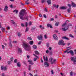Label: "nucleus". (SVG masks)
Wrapping results in <instances>:
<instances>
[{
    "mask_svg": "<svg viewBox=\"0 0 76 76\" xmlns=\"http://www.w3.org/2000/svg\"><path fill=\"white\" fill-rule=\"evenodd\" d=\"M25 10H22L20 12L19 14V16L21 20H24V18L23 17L24 16V15H25Z\"/></svg>",
    "mask_w": 76,
    "mask_h": 76,
    "instance_id": "f257e3e1",
    "label": "nucleus"
},
{
    "mask_svg": "<svg viewBox=\"0 0 76 76\" xmlns=\"http://www.w3.org/2000/svg\"><path fill=\"white\" fill-rule=\"evenodd\" d=\"M23 48L25 47L24 49L26 50V51H29L30 50L31 48V47L29 45H28L27 43L26 42H23Z\"/></svg>",
    "mask_w": 76,
    "mask_h": 76,
    "instance_id": "f03ea898",
    "label": "nucleus"
},
{
    "mask_svg": "<svg viewBox=\"0 0 76 76\" xmlns=\"http://www.w3.org/2000/svg\"><path fill=\"white\" fill-rule=\"evenodd\" d=\"M53 58H50L49 59V62H51V64H53L56 61V59H53Z\"/></svg>",
    "mask_w": 76,
    "mask_h": 76,
    "instance_id": "7ed1b4c3",
    "label": "nucleus"
},
{
    "mask_svg": "<svg viewBox=\"0 0 76 76\" xmlns=\"http://www.w3.org/2000/svg\"><path fill=\"white\" fill-rule=\"evenodd\" d=\"M58 44L61 45H65L66 44L64 43V41L62 40H60L58 42Z\"/></svg>",
    "mask_w": 76,
    "mask_h": 76,
    "instance_id": "20e7f679",
    "label": "nucleus"
},
{
    "mask_svg": "<svg viewBox=\"0 0 76 76\" xmlns=\"http://www.w3.org/2000/svg\"><path fill=\"white\" fill-rule=\"evenodd\" d=\"M70 59L71 61H72L73 62L74 64H76V60L75 59V58L73 57H72L70 58Z\"/></svg>",
    "mask_w": 76,
    "mask_h": 76,
    "instance_id": "39448f33",
    "label": "nucleus"
},
{
    "mask_svg": "<svg viewBox=\"0 0 76 76\" xmlns=\"http://www.w3.org/2000/svg\"><path fill=\"white\" fill-rule=\"evenodd\" d=\"M69 53H70L72 56H74V52H73V51L72 50H69V52H67V54H69Z\"/></svg>",
    "mask_w": 76,
    "mask_h": 76,
    "instance_id": "423d86ee",
    "label": "nucleus"
},
{
    "mask_svg": "<svg viewBox=\"0 0 76 76\" xmlns=\"http://www.w3.org/2000/svg\"><path fill=\"white\" fill-rule=\"evenodd\" d=\"M28 62L29 63V64H31V65H33V64H34V63L32 62V61L31 60H28Z\"/></svg>",
    "mask_w": 76,
    "mask_h": 76,
    "instance_id": "0eeeda50",
    "label": "nucleus"
},
{
    "mask_svg": "<svg viewBox=\"0 0 76 76\" xmlns=\"http://www.w3.org/2000/svg\"><path fill=\"white\" fill-rule=\"evenodd\" d=\"M4 10L5 12H7L8 11V7H7V6H5L4 9Z\"/></svg>",
    "mask_w": 76,
    "mask_h": 76,
    "instance_id": "6e6552de",
    "label": "nucleus"
},
{
    "mask_svg": "<svg viewBox=\"0 0 76 76\" xmlns=\"http://www.w3.org/2000/svg\"><path fill=\"white\" fill-rule=\"evenodd\" d=\"M37 39L39 40H42V36L41 35L38 36Z\"/></svg>",
    "mask_w": 76,
    "mask_h": 76,
    "instance_id": "1a4fd4ad",
    "label": "nucleus"
},
{
    "mask_svg": "<svg viewBox=\"0 0 76 76\" xmlns=\"http://www.w3.org/2000/svg\"><path fill=\"white\" fill-rule=\"evenodd\" d=\"M53 37L54 39H55V40H58V38H57V35L56 34H54L53 35Z\"/></svg>",
    "mask_w": 76,
    "mask_h": 76,
    "instance_id": "9d476101",
    "label": "nucleus"
},
{
    "mask_svg": "<svg viewBox=\"0 0 76 76\" xmlns=\"http://www.w3.org/2000/svg\"><path fill=\"white\" fill-rule=\"evenodd\" d=\"M44 64L45 67H48L50 66L49 64L47 62H45Z\"/></svg>",
    "mask_w": 76,
    "mask_h": 76,
    "instance_id": "9b49d317",
    "label": "nucleus"
},
{
    "mask_svg": "<svg viewBox=\"0 0 76 76\" xmlns=\"http://www.w3.org/2000/svg\"><path fill=\"white\" fill-rule=\"evenodd\" d=\"M47 26L48 28H49V27H50L52 29L53 28V26H51V25L50 24V23H48L47 24Z\"/></svg>",
    "mask_w": 76,
    "mask_h": 76,
    "instance_id": "f8f14e48",
    "label": "nucleus"
},
{
    "mask_svg": "<svg viewBox=\"0 0 76 76\" xmlns=\"http://www.w3.org/2000/svg\"><path fill=\"white\" fill-rule=\"evenodd\" d=\"M18 53H21L22 52V49L20 48H18Z\"/></svg>",
    "mask_w": 76,
    "mask_h": 76,
    "instance_id": "ddd939ff",
    "label": "nucleus"
},
{
    "mask_svg": "<svg viewBox=\"0 0 76 76\" xmlns=\"http://www.w3.org/2000/svg\"><path fill=\"white\" fill-rule=\"evenodd\" d=\"M48 4V5H50L51 4V0H48L47 1Z\"/></svg>",
    "mask_w": 76,
    "mask_h": 76,
    "instance_id": "4468645a",
    "label": "nucleus"
},
{
    "mask_svg": "<svg viewBox=\"0 0 76 76\" xmlns=\"http://www.w3.org/2000/svg\"><path fill=\"white\" fill-rule=\"evenodd\" d=\"M43 57L44 60H45L46 61H48V58H47V57L46 56L45 57V56H43Z\"/></svg>",
    "mask_w": 76,
    "mask_h": 76,
    "instance_id": "2eb2a0df",
    "label": "nucleus"
},
{
    "mask_svg": "<svg viewBox=\"0 0 76 76\" xmlns=\"http://www.w3.org/2000/svg\"><path fill=\"white\" fill-rule=\"evenodd\" d=\"M62 29L63 31H66V30H67L68 29V28L66 27L64 28H62Z\"/></svg>",
    "mask_w": 76,
    "mask_h": 76,
    "instance_id": "dca6fc26",
    "label": "nucleus"
},
{
    "mask_svg": "<svg viewBox=\"0 0 76 76\" xmlns=\"http://www.w3.org/2000/svg\"><path fill=\"white\" fill-rule=\"evenodd\" d=\"M63 39H67V40H69V38L67 37H62Z\"/></svg>",
    "mask_w": 76,
    "mask_h": 76,
    "instance_id": "f3484780",
    "label": "nucleus"
},
{
    "mask_svg": "<svg viewBox=\"0 0 76 76\" xmlns=\"http://www.w3.org/2000/svg\"><path fill=\"white\" fill-rule=\"evenodd\" d=\"M72 49V47H67L66 48V50H68V51H69V50H70Z\"/></svg>",
    "mask_w": 76,
    "mask_h": 76,
    "instance_id": "a211bd4d",
    "label": "nucleus"
},
{
    "mask_svg": "<svg viewBox=\"0 0 76 76\" xmlns=\"http://www.w3.org/2000/svg\"><path fill=\"white\" fill-rule=\"evenodd\" d=\"M60 9H62V10L64 9H67V7H62L60 8Z\"/></svg>",
    "mask_w": 76,
    "mask_h": 76,
    "instance_id": "6ab92c4d",
    "label": "nucleus"
},
{
    "mask_svg": "<svg viewBox=\"0 0 76 76\" xmlns=\"http://www.w3.org/2000/svg\"><path fill=\"white\" fill-rule=\"evenodd\" d=\"M5 29H6V28H5L2 27L1 30L2 32H4V31H5Z\"/></svg>",
    "mask_w": 76,
    "mask_h": 76,
    "instance_id": "aec40b11",
    "label": "nucleus"
},
{
    "mask_svg": "<svg viewBox=\"0 0 76 76\" xmlns=\"http://www.w3.org/2000/svg\"><path fill=\"white\" fill-rule=\"evenodd\" d=\"M10 22L12 24H13V25H15V21H14V20H11Z\"/></svg>",
    "mask_w": 76,
    "mask_h": 76,
    "instance_id": "412c9836",
    "label": "nucleus"
},
{
    "mask_svg": "<svg viewBox=\"0 0 76 76\" xmlns=\"http://www.w3.org/2000/svg\"><path fill=\"white\" fill-rule=\"evenodd\" d=\"M35 53L36 54H37V55H38V54H39V52L37 50H35L34 51Z\"/></svg>",
    "mask_w": 76,
    "mask_h": 76,
    "instance_id": "4be33fe9",
    "label": "nucleus"
},
{
    "mask_svg": "<svg viewBox=\"0 0 76 76\" xmlns=\"http://www.w3.org/2000/svg\"><path fill=\"white\" fill-rule=\"evenodd\" d=\"M72 7H76V4H75L73 2H72Z\"/></svg>",
    "mask_w": 76,
    "mask_h": 76,
    "instance_id": "5701e85b",
    "label": "nucleus"
},
{
    "mask_svg": "<svg viewBox=\"0 0 76 76\" xmlns=\"http://www.w3.org/2000/svg\"><path fill=\"white\" fill-rule=\"evenodd\" d=\"M29 44L30 45H33L34 44V42L33 41H30L29 42Z\"/></svg>",
    "mask_w": 76,
    "mask_h": 76,
    "instance_id": "b1692460",
    "label": "nucleus"
},
{
    "mask_svg": "<svg viewBox=\"0 0 76 76\" xmlns=\"http://www.w3.org/2000/svg\"><path fill=\"white\" fill-rule=\"evenodd\" d=\"M13 12H15L16 14H18V10H15L13 11Z\"/></svg>",
    "mask_w": 76,
    "mask_h": 76,
    "instance_id": "393cba45",
    "label": "nucleus"
},
{
    "mask_svg": "<svg viewBox=\"0 0 76 76\" xmlns=\"http://www.w3.org/2000/svg\"><path fill=\"white\" fill-rule=\"evenodd\" d=\"M17 65L18 67H20V62H18L17 63Z\"/></svg>",
    "mask_w": 76,
    "mask_h": 76,
    "instance_id": "a878e982",
    "label": "nucleus"
},
{
    "mask_svg": "<svg viewBox=\"0 0 76 76\" xmlns=\"http://www.w3.org/2000/svg\"><path fill=\"white\" fill-rule=\"evenodd\" d=\"M71 10V8H69L67 10V11L68 13H70V12Z\"/></svg>",
    "mask_w": 76,
    "mask_h": 76,
    "instance_id": "bb28decb",
    "label": "nucleus"
},
{
    "mask_svg": "<svg viewBox=\"0 0 76 76\" xmlns=\"http://www.w3.org/2000/svg\"><path fill=\"white\" fill-rule=\"evenodd\" d=\"M28 70H31V65H29L28 66Z\"/></svg>",
    "mask_w": 76,
    "mask_h": 76,
    "instance_id": "cd10ccee",
    "label": "nucleus"
},
{
    "mask_svg": "<svg viewBox=\"0 0 76 76\" xmlns=\"http://www.w3.org/2000/svg\"><path fill=\"white\" fill-rule=\"evenodd\" d=\"M46 1V0H41V3L42 4H43L44 2H45Z\"/></svg>",
    "mask_w": 76,
    "mask_h": 76,
    "instance_id": "c85d7f7f",
    "label": "nucleus"
},
{
    "mask_svg": "<svg viewBox=\"0 0 76 76\" xmlns=\"http://www.w3.org/2000/svg\"><path fill=\"white\" fill-rule=\"evenodd\" d=\"M29 31V28L27 27L26 28V29L25 32H28Z\"/></svg>",
    "mask_w": 76,
    "mask_h": 76,
    "instance_id": "c756f323",
    "label": "nucleus"
},
{
    "mask_svg": "<svg viewBox=\"0 0 76 76\" xmlns=\"http://www.w3.org/2000/svg\"><path fill=\"white\" fill-rule=\"evenodd\" d=\"M33 48H34V49H36L37 48V46L36 45H33Z\"/></svg>",
    "mask_w": 76,
    "mask_h": 76,
    "instance_id": "7c9ffc66",
    "label": "nucleus"
},
{
    "mask_svg": "<svg viewBox=\"0 0 76 76\" xmlns=\"http://www.w3.org/2000/svg\"><path fill=\"white\" fill-rule=\"evenodd\" d=\"M27 39H28V40H32V38H31V37H28L27 38Z\"/></svg>",
    "mask_w": 76,
    "mask_h": 76,
    "instance_id": "2f4dec72",
    "label": "nucleus"
},
{
    "mask_svg": "<svg viewBox=\"0 0 76 76\" xmlns=\"http://www.w3.org/2000/svg\"><path fill=\"white\" fill-rule=\"evenodd\" d=\"M21 35H22V34L21 33H18V37H21Z\"/></svg>",
    "mask_w": 76,
    "mask_h": 76,
    "instance_id": "473e14b6",
    "label": "nucleus"
},
{
    "mask_svg": "<svg viewBox=\"0 0 76 76\" xmlns=\"http://www.w3.org/2000/svg\"><path fill=\"white\" fill-rule=\"evenodd\" d=\"M70 76H73V72H70Z\"/></svg>",
    "mask_w": 76,
    "mask_h": 76,
    "instance_id": "72a5a7b5",
    "label": "nucleus"
},
{
    "mask_svg": "<svg viewBox=\"0 0 76 76\" xmlns=\"http://www.w3.org/2000/svg\"><path fill=\"white\" fill-rule=\"evenodd\" d=\"M59 24V23L58 22H57L56 23L55 25L56 26H58Z\"/></svg>",
    "mask_w": 76,
    "mask_h": 76,
    "instance_id": "f704fd0d",
    "label": "nucleus"
},
{
    "mask_svg": "<svg viewBox=\"0 0 76 76\" xmlns=\"http://www.w3.org/2000/svg\"><path fill=\"white\" fill-rule=\"evenodd\" d=\"M69 37H71L72 38H74V37L71 34H69Z\"/></svg>",
    "mask_w": 76,
    "mask_h": 76,
    "instance_id": "c9c22d12",
    "label": "nucleus"
},
{
    "mask_svg": "<svg viewBox=\"0 0 76 76\" xmlns=\"http://www.w3.org/2000/svg\"><path fill=\"white\" fill-rule=\"evenodd\" d=\"M4 66H1V70H4Z\"/></svg>",
    "mask_w": 76,
    "mask_h": 76,
    "instance_id": "e433bc0d",
    "label": "nucleus"
},
{
    "mask_svg": "<svg viewBox=\"0 0 76 76\" xmlns=\"http://www.w3.org/2000/svg\"><path fill=\"white\" fill-rule=\"evenodd\" d=\"M68 6H69V8H71V7L72 6V5H70V4H68Z\"/></svg>",
    "mask_w": 76,
    "mask_h": 76,
    "instance_id": "4c0bfd02",
    "label": "nucleus"
},
{
    "mask_svg": "<svg viewBox=\"0 0 76 76\" xmlns=\"http://www.w3.org/2000/svg\"><path fill=\"white\" fill-rule=\"evenodd\" d=\"M4 70L5 71H6V70H7V68L5 66L4 68Z\"/></svg>",
    "mask_w": 76,
    "mask_h": 76,
    "instance_id": "58836bf2",
    "label": "nucleus"
},
{
    "mask_svg": "<svg viewBox=\"0 0 76 76\" xmlns=\"http://www.w3.org/2000/svg\"><path fill=\"white\" fill-rule=\"evenodd\" d=\"M49 46H50V44H49L48 43H47L46 44V47H47L48 48L49 47Z\"/></svg>",
    "mask_w": 76,
    "mask_h": 76,
    "instance_id": "ea45409f",
    "label": "nucleus"
},
{
    "mask_svg": "<svg viewBox=\"0 0 76 76\" xmlns=\"http://www.w3.org/2000/svg\"><path fill=\"white\" fill-rule=\"evenodd\" d=\"M66 25V23H64L62 26H64Z\"/></svg>",
    "mask_w": 76,
    "mask_h": 76,
    "instance_id": "a19ab883",
    "label": "nucleus"
},
{
    "mask_svg": "<svg viewBox=\"0 0 76 76\" xmlns=\"http://www.w3.org/2000/svg\"><path fill=\"white\" fill-rule=\"evenodd\" d=\"M21 26H22V27H24L25 26V25L23 24V23H21Z\"/></svg>",
    "mask_w": 76,
    "mask_h": 76,
    "instance_id": "79ce46f5",
    "label": "nucleus"
},
{
    "mask_svg": "<svg viewBox=\"0 0 76 76\" xmlns=\"http://www.w3.org/2000/svg\"><path fill=\"white\" fill-rule=\"evenodd\" d=\"M33 60L34 61H36L37 60V58H34Z\"/></svg>",
    "mask_w": 76,
    "mask_h": 76,
    "instance_id": "37998d69",
    "label": "nucleus"
},
{
    "mask_svg": "<svg viewBox=\"0 0 76 76\" xmlns=\"http://www.w3.org/2000/svg\"><path fill=\"white\" fill-rule=\"evenodd\" d=\"M28 23L27 22H26V24H25V26L26 27H27V26H28Z\"/></svg>",
    "mask_w": 76,
    "mask_h": 76,
    "instance_id": "c03bdc74",
    "label": "nucleus"
},
{
    "mask_svg": "<svg viewBox=\"0 0 76 76\" xmlns=\"http://www.w3.org/2000/svg\"><path fill=\"white\" fill-rule=\"evenodd\" d=\"M25 4H29V2H28L27 1H25Z\"/></svg>",
    "mask_w": 76,
    "mask_h": 76,
    "instance_id": "a18cd8bd",
    "label": "nucleus"
},
{
    "mask_svg": "<svg viewBox=\"0 0 76 76\" xmlns=\"http://www.w3.org/2000/svg\"><path fill=\"white\" fill-rule=\"evenodd\" d=\"M68 50H66L64 52V53H67V52H67V51H68Z\"/></svg>",
    "mask_w": 76,
    "mask_h": 76,
    "instance_id": "49530a36",
    "label": "nucleus"
},
{
    "mask_svg": "<svg viewBox=\"0 0 76 76\" xmlns=\"http://www.w3.org/2000/svg\"><path fill=\"white\" fill-rule=\"evenodd\" d=\"M12 63V62L10 61H8V63L9 64H10V63Z\"/></svg>",
    "mask_w": 76,
    "mask_h": 76,
    "instance_id": "de8ad7c7",
    "label": "nucleus"
},
{
    "mask_svg": "<svg viewBox=\"0 0 76 76\" xmlns=\"http://www.w3.org/2000/svg\"><path fill=\"white\" fill-rule=\"evenodd\" d=\"M44 37H45V39H47V37L46 35H45Z\"/></svg>",
    "mask_w": 76,
    "mask_h": 76,
    "instance_id": "09e8293b",
    "label": "nucleus"
},
{
    "mask_svg": "<svg viewBox=\"0 0 76 76\" xmlns=\"http://www.w3.org/2000/svg\"><path fill=\"white\" fill-rule=\"evenodd\" d=\"M51 72L52 74H54V72H53V70H52L51 71Z\"/></svg>",
    "mask_w": 76,
    "mask_h": 76,
    "instance_id": "8fccbe9b",
    "label": "nucleus"
},
{
    "mask_svg": "<svg viewBox=\"0 0 76 76\" xmlns=\"http://www.w3.org/2000/svg\"><path fill=\"white\" fill-rule=\"evenodd\" d=\"M2 48L3 49H4V48L5 47H4V45H2Z\"/></svg>",
    "mask_w": 76,
    "mask_h": 76,
    "instance_id": "3c124183",
    "label": "nucleus"
},
{
    "mask_svg": "<svg viewBox=\"0 0 76 76\" xmlns=\"http://www.w3.org/2000/svg\"><path fill=\"white\" fill-rule=\"evenodd\" d=\"M41 42H41V41H40L39 42V43H38V44H39V45H40V44H41Z\"/></svg>",
    "mask_w": 76,
    "mask_h": 76,
    "instance_id": "603ef678",
    "label": "nucleus"
},
{
    "mask_svg": "<svg viewBox=\"0 0 76 76\" xmlns=\"http://www.w3.org/2000/svg\"><path fill=\"white\" fill-rule=\"evenodd\" d=\"M17 61V59H15L14 61V63H16Z\"/></svg>",
    "mask_w": 76,
    "mask_h": 76,
    "instance_id": "864d4df0",
    "label": "nucleus"
},
{
    "mask_svg": "<svg viewBox=\"0 0 76 76\" xmlns=\"http://www.w3.org/2000/svg\"><path fill=\"white\" fill-rule=\"evenodd\" d=\"M18 42L16 41H14L13 42V43H17Z\"/></svg>",
    "mask_w": 76,
    "mask_h": 76,
    "instance_id": "5fc2aeb1",
    "label": "nucleus"
},
{
    "mask_svg": "<svg viewBox=\"0 0 76 76\" xmlns=\"http://www.w3.org/2000/svg\"><path fill=\"white\" fill-rule=\"evenodd\" d=\"M43 16L45 18H47V16L45 14H44Z\"/></svg>",
    "mask_w": 76,
    "mask_h": 76,
    "instance_id": "6e6d98bb",
    "label": "nucleus"
},
{
    "mask_svg": "<svg viewBox=\"0 0 76 76\" xmlns=\"http://www.w3.org/2000/svg\"><path fill=\"white\" fill-rule=\"evenodd\" d=\"M49 52V51L48 50H46V54H48V53Z\"/></svg>",
    "mask_w": 76,
    "mask_h": 76,
    "instance_id": "4d7b16f0",
    "label": "nucleus"
},
{
    "mask_svg": "<svg viewBox=\"0 0 76 76\" xmlns=\"http://www.w3.org/2000/svg\"><path fill=\"white\" fill-rule=\"evenodd\" d=\"M10 7L11 8H13V5L12 4H11L10 5Z\"/></svg>",
    "mask_w": 76,
    "mask_h": 76,
    "instance_id": "13d9d810",
    "label": "nucleus"
},
{
    "mask_svg": "<svg viewBox=\"0 0 76 76\" xmlns=\"http://www.w3.org/2000/svg\"><path fill=\"white\" fill-rule=\"evenodd\" d=\"M53 7H56V4H53Z\"/></svg>",
    "mask_w": 76,
    "mask_h": 76,
    "instance_id": "bf43d9fd",
    "label": "nucleus"
},
{
    "mask_svg": "<svg viewBox=\"0 0 76 76\" xmlns=\"http://www.w3.org/2000/svg\"><path fill=\"white\" fill-rule=\"evenodd\" d=\"M31 24H32V23L31 22H29V26H31Z\"/></svg>",
    "mask_w": 76,
    "mask_h": 76,
    "instance_id": "052dcab7",
    "label": "nucleus"
},
{
    "mask_svg": "<svg viewBox=\"0 0 76 76\" xmlns=\"http://www.w3.org/2000/svg\"><path fill=\"white\" fill-rule=\"evenodd\" d=\"M29 75H30L31 76H33V75H32V74H31V73H29Z\"/></svg>",
    "mask_w": 76,
    "mask_h": 76,
    "instance_id": "680f3d73",
    "label": "nucleus"
},
{
    "mask_svg": "<svg viewBox=\"0 0 76 76\" xmlns=\"http://www.w3.org/2000/svg\"><path fill=\"white\" fill-rule=\"evenodd\" d=\"M68 26H72V24H69Z\"/></svg>",
    "mask_w": 76,
    "mask_h": 76,
    "instance_id": "e2e57ef3",
    "label": "nucleus"
},
{
    "mask_svg": "<svg viewBox=\"0 0 76 76\" xmlns=\"http://www.w3.org/2000/svg\"><path fill=\"white\" fill-rule=\"evenodd\" d=\"M39 17H40L41 18L42 17V15H41V14H39Z\"/></svg>",
    "mask_w": 76,
    "mask_h": 76,
    "instance_id": "0e129e2a",
    "label": "nucleus"
},
{
    "mask_svg": "<svg viewBox=\"0 0 76 76\" xmlns=\"http://www.w3.org/2000/svg\"><path fill=\"white\" fill-rule=\"evenodd\" d=\"M7 29H10V27H7Z\"/></svg>",
    "mask_w": 76,
    "mask_h": 76,
    "instance_id": "69168bd1",
    "label": "nucleus"
},
{
    "mask_svg": "<svg viewBox=\"0 0 76 76\" xmlns=\"http://www.w3.org/2000/svg\"><path fill=\"white\" fill-rule=\"evenodd\" d=\"M24 76H26V72H24Z\"/></svg>",
    "mask_w": 76,
    "mask_h": 76,
    "instance_id": "338daca9",
    "label": "nucleus"
},
{
    "mask_svg": "<svg viewBox=\"0 0 76 76\" xmlns=\"http://www.w3.org/2000/svg\"><path fill=\"white\" fill-rule=\"evenodd\" d=\"M55 18H56V19H58V18L57 17V15H55Z\"/></svg>",
    "mask_w": 76,
    "mask_h": 76,
    "instance_id": "774afa93",
    "label": "nucleus"
}]
</instances>
